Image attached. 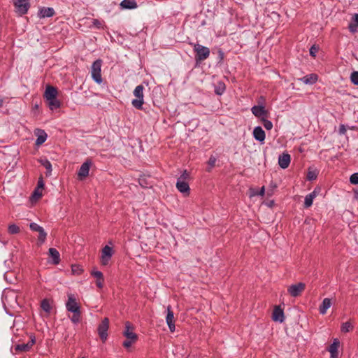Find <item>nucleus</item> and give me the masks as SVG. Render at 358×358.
I'll list each match as a JSON object with an SVG mask.
<instances>
[{
  "label": "nucleus",
  "mask_w": 358,
  "mask_h": 358,
  "mask_svg": "<svg viewBox=\"0 0 358 358\" xmlns=\"http://www.w3.org/2000/svg\"><path fill=\"white\" fill-rule=\"evenodd\" d=\"M301 80L305 84L312 85L317 80V76L312 73L303 77Z\"/></svg>",
  "instance_id": "26"
},
{
  "label": "nucleus",
  "mask_w": 358,
  "mask_h": 358,
  "mask_svg": "<svg viewBox=\"0 0 358 358\" xmlns=\"http://www.w3.org/2000/svg\"><path fill=\"white\" fill-rule=\"evenodd\" d=\"M3 106V100L0 99V107Z\"/></svg>",
  "instance_id": "51"
},
{
  "label": "nucleus",
  "mask_w": 358,
  "mask_h": 358,
  "mask_svg": "<svg viewBox=\"0 0 358 358\" xmlns=\"http://www.w3.org/2000/svg\"><path fill=\"white\" fill-rule=\"evenodd\" d=\"M253 136L257 141H258L261 143H264V141L265 140L266 135H265V132L262 129V128L261 127L258 126V127H255V129L253 130Z\"/></svg>",
  "instance_id": "18"
},
{
  "label": "nucleus",
  "mask_w": 358,
  "mask_h": 358,
  "mask_svg": "<svg viewBox=\"0 0 358 358\" xmlns=\"http://www.w3.org/2000/svg\"><path fill=\"white\" fill-rule=\"evenodd\" d=\"M123 335L126 340L122 343V345L127 349L129 348L138 339L137 334L134 332V327L129 322L125 323V329L123 331Z\"/></svg>",
  "instance_id": "2"
},
{
  "label": "nucleus",
  "mask_w": 358,
  "mask_h": 358,
  "mask_svg": "<svg viewBox=\"0 0 358 358\" xmlns=\"http://www.w3.org/2000/svg\"><path fill=\"white\" fill-rule=\"evenodd\" d=\"M143 90L144 87L142 85H139L136 87L133 92V94L136 99L132 100L131 104L133 107L138 110L143 109V105L144 103Z\"/></svg>",
  "instance_id": "3"
},
{
  "label": "nucleus",
  "mask_w": 358,
  "mask_h": 358,
  "mask_svg": "<svg viewBox=\"0 0 358 358\" xmlns=\"http://www.w3.org/2000/svg\"><path fill=\"white\" fill-rule=\"evenodd\" d=\"M350 181L352 184L357 185L358 184V173H355L351 175L350 178Z\"/></svg>",
  "instance_id": "39"
},
{
  "label": "nucleus",
  "mask_w": 358,
  "mask_h": 358,
  "mask_svg": "<svg viewBox=\"0 0 358 358\" xmlns=\"http://www.w3.org/2000/svg\"><path fill=\"white\" fill-rule=\"evenodd\" d=\"M194 51L196 53L195 59L196 62L203 61L210 55L209 48L199 43L194 44Z\"/></svg>",
  "instance_id": "5"
},
{
  "label": "nucleus",
  "mask_w": 358,
  "mask_h": 358,
  "mask_svg": "<svg viewBox=\"0 0 358 358\" xmlns=\"http://www.w3.org/2000/svg\"><path fill=\"white\" fill-rule=\"evenodd\" d=\"M307 178L309 180H313L317 178V175L314 171H309Z\"/></svg>",
  "instance_id": "44"
},
{
  "label": "nucleus",
  "mask_w": 358,
  "mask_h": 358,
  "mask_svg": "<svg viewBox=\"0 0 358 358\" xmlns=\"http://www.w3.org/2000/svg\"><path fill=\"white\" fill-rule=\"evenodd\" d=\"M305 287L306 285L304 283L299 282L290 285L288 287L287 292L292 296L296 297L301 294V293L304 291Z\"/></svg>",
  "instance_id": "9"
},
{
  "label": "nucleus",
  "mask_w": 358,
  "mask_h": 358,
  "mask_svg": "<svg viewBox=\"0 0 358 358\" xmlns=\"http://www.w3.org/2000/svg\"><path fill=\"white\" fill-rule=\"evenodd\" d=\"M49 256L52 259V263L55 265L58 264L60 262V255L55 248L49 249Z\"/></svg>",
  "instance_id": "23"
},
{
  "label": "nucleus",
  "mask_w": 358,
  "mask_h": 358,
  "mask_svg": "<svg viewBox=\"0 0 358 358\" xmlns=\"http://www.w3.org/2000/svg\"><path fill=\"white\" fill-rule=\"evenodd\" d=\"M190 178L189 173L185 170L180 176L178 178V180L187 181Z\"/></svg>",
  "instance_id": "37"
},
{
  "label": "nucleus",
  "mask_w": 358,
  "mask_h": 358,
  "mask_svg": "<svg viewBox=\"0 0 358 358\" xmlns=\"http://www.w3.org/2000/svg\"><path fill=\"white\" fill-rule=\"evenodd\" d=\"M41 308L47 313H50L52 309L50 302L48 299H44L41 303Z\"/></svg>",
  "instance_id": "30"
},
{
  "label": "nucleus",
  "mask_w": 358,
  "mask_h": 358,
  "mask_svg": "<svg viewBox=\"0 0 358 358\" xmlns=\"http://www.w3.org/2000/svg\"><path fill=\"white\" fill-rule=\"evenodd\" d=\"M71 271L76 275H80L83 272V267L78 264L72 265Z\"/></svg>",
  "instance_id": "33"
},
{
  "label": "nucleus",
  "mask_w": 358,
  "mask_h": 358,
  "mask_svg": "<svg viewBox=\"0 0 358 358\" xmlns=\"http://www.w3.org/2000/svg\"><path fill=\"white\" fill-rule=\"evenodd\" d=\"M92 24L94 27L98 28V29H101L103 27L102 26V23L97 19H94L93 21H92Z\"/></svg>",
  "instance_id": "43"
},
{
  "label": "nucleus",
  "mask_w": 358,
  "mask_h": 358,
  "mask_svg": "<svg viewBox=\"0 0 358 358\" xmlns=\"http://www.w3.org/2000/svg\"><path fill=\"white\" fill-rule=\"evenodd\" d=\"M41 164L45 168L49 173L52 171V164L48 159L41 161Z\"/></svg>",
  "instance_id": "35"
},
{
  "label": "nucleus",
  "mask_w": 358,
  "mask_h": 358,
  "mask_svg": "<svg viewBox=\"0 0 358 358\" xmlns=\"http://www.w3.org/2000/svg\"><path fill=\"white\" fill-rule=\"evenodd\" d=\"M251 110L255 116L261 119L262 117H267L268 115V110L263 106H254Z\"/></svg>",
  "instance_id": "11"
},
{
  "label": "nucleus",
  "mask_w": 358,
  "mask_h": 358,
  "mask_svg": "<svg viewBox=\"0 0 358 358\" xmlns=\"http://www.w3.org/2000/svg\"><path fill=\"white\" fill-rule=\"evenodd\" d=\"M350 80L353 84L358 85V71H354L351 73Z\"/></svg>",
  "instance_id": "38"
},
{
  "label": "nucleus",
  "mask_w": 358,
  "mask_h": 358,
  "mask_svg": "<svg viewBox=\"0 0 358 358\" xmlns=\"http://www.w3.org/2000/svg\"><path fill=\"white\" fill-rule=\"evenodd\" d=\"M109 327V320L105 317L99 325L97 331L100 338L103 342L106 341L108 337V329Z\"/></svg>",
  "instance_id": "7"
},
{
  "label": "nucleus",
  "mask_w": 358,
  "mask_h": 358,
  "mask_svg": "<svg viewBox=\"0 0 358 358\" xmlns=\"http://www.w3.org/2000/svg\"><path fill=\"white\" fill-rule=\"evenodd\" d=\"M176 188L178 189V190L180 192H181L185 195H189V194L190 188H189V184L187 181H182V180H177Z\"/></svg>",
  "instance_id": "17"
},
{
  "label": "nucleus",
  "mask_w": 358,
  "mask_h": 358,
  "mask_svg": "<svg viewBox=\"0 0 358 358\" xmlns=\"http://www.w3.org/2000/svg\"><path fill=\"white\" fill-rule=\"evenodd\" d=\"M113 255V249L108 245H106L101 252V262L103 265H107Z\"/></svg>",
  "instance_id": "10"
},
{
  "label": "nucleus",
  "mask_w": 358,
  "mask_h": 358,
  "mask_svg": "<svg viewBox=\"0 0 358 358\" xmlns=\"http://www.w3.org/2000/svg\"><path fill=\"white\" fill-rule=\"evenodd\" d=\"M37 138L36 141V145H42L47 139L48 135L43 130H38L36 133Z\"/></svg>",
  "instance_id": "24"
},
{
  "label": "nucleus",
  "mask_w": 358,
  "mask_h": 358,
  "mask_svg": "<svg viewBox=\"0 0 358 358\" xmlns=\"http://www.w3.org/2000/svg\"><path fill=\"white\" fill-rule=\"evenodd\" d=\"M264 192H265V189H264V187L263 186V187L261 188V189H260V191H259V194H259V195H260V196H264Z\"/></svg>",
  "instance_id": "49"
},
{
  "label": "nucleus",
  "mask_w": 358,
  "mask_h": 358,
  "mask_svg": "<svg viewBox=\"0 0 358 358\" xmlns=\"http://www.w3.org/2000/svg\"><path fill=\"white\" fill-rule=\"evenodd\" d=\"M349 30L352 33H355L358 31V14H355L352 17V21L349 24Z\"/></svg>",
  "instance_id": "28"
},
{
  "label": "nucleus",
  "mask_w": 358,
  "mask_h": 358,
  "mask_svg": "<svg viewBox=\"0 0 358 358\" xmlns=\"http://www.w3.org/2000/svg\"><path fill=\"white\" fill-rule=\"evenodd\" d=\"M47 101H48V107L52 110L59 108L61 106L60 101L57 98H55L53 99L47 100Z\"/></svg>",
  "instance_id": "29"
},
{
  "label": "nucleus",
  "mask_w": 358,
  "mask_h": 358,
  "mask_svg": "<svg viewBox=\"0 0 358 358\" xmlns=\"http://www.w3.org/2000/svg\"><path fill=\"white\" fill-rule=\"evenodd\" d=\"M102 63V60L98 59L92 63V65L91 66L92 78L97 84H101L103 82V79L101 77Z\"/></svg>",
  "instance_id": "4"
},
{
  "label": "nucleus",
  "mask_w": 358,
  "mask_h": 358,
  "mask_svg": "<svg viewBox=\"0 0 358 358\" xmlns=\"http://www.w3.org/2000/svg\"><path fill=\"white\" fill-rule=\"evenodd\" d=\"M346 131L347 130L344 124L340 125L338 131L341 135L345 134L346 133Z\"/></svg>",
  "instance_id": "45"
},
{
  "label": "nucleus",
  "mask_w": 358,
  "mask_h": 358,
  "mask_svg": "<svg viewBox=\"0 0 358 358\" xmlns=\"http://www.w3.org/2000/svg\"><path fill=\"white\" fill-rule=\"evenodd\" d=\"M55 15V10L52 8H42L38 13L40 18L50 17Z\"/></svg>",
  "instance_id": "21"
},
{
  "label": "nucleus",
  "mask_w": 358,
  "mask_h": 358,
  "mask_svg": "<svg viewBox=\"0 0 358 358\" xmlns=\"http://www.w3.org/2000/svg\"><path fill=\"white\" fill-rule=\"evenodd\" d=\"M353 327L350 322H346L342 324L341 331L343 333H348L352 330Z\"/></svg>",
  "instance_id": "32"
},
{
  "label": "nucleus",
  "mask_w": 358,
  "mask_h": 358,
  "mask_svg": "<svg viewBox=\"0 0 358 358\" xmlns=\"http://www.w3.org/2000/svg\"><path fill=\"white\" fill-rule=\"evenodd\" d=\"M266 117H262L261 119V121L263 123V125L264 128L267 130H271L273 128V123L270 121L266 119Z\"/></svg>",
  "instance_id": "34"
},
{
  "label": "nucleus",
  "mask_w": 358,
  "mask_h": 358,
  "mask_svg": "<svg viewBox=\"0 0 358 358\" xmlns=\"http://www.w3.org/2000/svg\"><path fill=\"white\" fill-rule=\"evenodd\" d=\"M83 358H84V357H83Z\"/></svg>",
  "instance_id": "52"
},
{
  "label": "nucleus",
  "mask_w": 358,
  "mask_h": 358,
  "mask_svg": "<svg viewBox=\"0 0 358 358\" xmlns=\"http://www.w3.org/2000/svg\"><path fill=\"white\" fill-rule=\"evenodd\" d=\"M340 345V342L338 338H335L333 343L330 345L328 348V351L330 352L331 358H338V347Z\"/></svg>",
  "instance_id": "15"
},
{
  "label": "nucleus",
  "mask_w": 358,
  "mask_h": 358,
  "mask_svg": "<svg viewBox=\"0 0 358 358\" xmlns=\"http://www.w3.org/2000/svg\"><path fill=\"white\" fill-rule=\"evenodd\" d=\"M14 6L16 9V12L20 15H24L27 13L30 4L29 0H13Z\"/></svg>",
  "instance_id": "6"
},
{
  "label": "nucleus",
  "mask_w": 358,
  "mask_h": 358,
  "mask_svg": "<svg viewBox=\"0 0 358 358\" xmlns=\"http://www.w3.org/2000/svg\"><path fill=\"white\" fill-rule=\"evenodd\" d=\"M317 196V192L315 190L312 192L311 193L308 194L305 197L304 201V208H308L310 207L313 204L314 199Z\"/></svg>",
  "instance_id": "22"
},
{
  "label": "nucleus",
  "mask_w": 358,
  "mask_h": 358,
  "mask_svg": "<svg viewBox=\"0 0 358 358\" xmlns=\"http://www.w3.org/2000/svg\"><path fill=\"white\" fill-rule=\"evenodd\" d=\"M57 90L55 87L50 85L46 87L45 91L44 92V98H45L46 100L57 98Z\"/></svg>",
  "instance_id": "19"
},
{
  "label": "nucleus",
  "mask_w": 358,
  "mask_h": 358,
  "mask_svg": "<svg viewBox=\"0 0 358 358\" xmlns=\"http://www.w3.org/2000/svg\"><path fill=\"white\" fill-rule=\"evenodd\" d=\"M66 308L69 312L73 313L71 320L73 324H77L80 321V308L76 301L73 294L68 295V300L66 303Z\"/></svg>",
  "instance_id": "1"
},
{
  "label": "nucleus",
  "mask_w": 358,
  "mask_h": 358,
  "mask_svg": "<svg viewBox=\"0 0 358 358\" xmlns=\"http://www.w3.org/2000/svg\"><path fill=\"white\" fill-rule=\"evenodd\" d=\"M96 286L99 288H102L103 286V278L96 280Z\"/></svg>",
  "instance_id": "46"
},
{
  "label": "nucleus",
  "mask_w": 358,
  "mask_h": 358,
  "mask_svg": "<svg viewBox=\"0 0 358 358\" xmlns=\"http://www.w3.org/2000/svg\"><path fill=\"white\" fill-rule=\"evenodd\" d=\"M20 231V228L15 224H10L8 227V232L11 234H17Z\"/></svg>",
  "instance_id": "36"
},
{
  "label": "nucleus",
  "mask_w": 358,
  "mask_h": 358,
  "mask_svg": "<svg viewBox=\"0 0 358 358\" xmlns=\"http://www.w3.org/2000/svg\"><path fill=\"white\" fill-rule=\"evenodd\" d=\"M331 301L329 298L324 299L322 304L320 306L319 310L322 315H324L327 310L331 307Z\"/></svg>",
  "instance_id": "25"
},
{
  "label": "nucleus",
  "mask_w": 358,
  "mask_h": 358,
  "mask_svg": "<svg viewBox=\"0 0 358 358\" xmlns=\"http://www.w3.org/2000/svg\"><path fill=\"white\" fill-rule=\"evenodd\" d=\"M90 165L91 163L88 161H86L81 165L78 173V176L80 180H83L89 175Z\"/></svg>",
  "instance_id": "14"
},
{
  "label": "nucleus",
  "mask_w": 358,
  "mask_h": 358,
  "mask_svg": "<svg viewBox=\"0 0 358 358\" xmlns=\"http://www.w3.org/2000/svg\"><path fill=\"white\" fill-rule=\"evenodd\" d=\"M8 298L13 299L16 302L17 296L13 291L9 290L4 294L3 299L8 303H9Z\"/></svg>",
  "instance_id": "31"
},
{
  "label": "nucleus",
  "mask_w": 358,
  "mask_h": 358,
  "mask_svg": "<svg viewBox=\"0 0 358 358\" xmlns=\"http://www.w3.org/2000/svg\"><path fill=\"white\" fill-rule=\"evenodd\" d=\"M29 227L32 231H37V233H38V244H43L45 242L47 236V233L44 231L43 228L34 222L31 223Z\"/></svg>",
  "instance_id": "8"
},
{
  "label": "nucleus",
  "mask_w": 358,
  "mask_h": 358,
  "mask_svg": "<svg viewBox=\"0 0 358 358\" xmlns=\"http://www.w3.org/2000/svg\"><path fill=\"white\" fill-rule=\"evenodd\" d=\"M34 343L35 338H31V341H29L27 343L18 344L15 347V352L17 353L22 352H27L31 348Z\"/></svg>",
  "instance_id": "13"
},
{
  "label": "nucleus",
  "mask_w": 358,
  "mask_h": 358,
  "mask_svg": "<svg viewBox=\"0 0 358 358\" xmlns=\"http://www.w3.org/2000/svg\"><path fill=\"white\" fill-rule=\"evenodd\" d=\"M224 86L223 85L222 87H219V89L215 90L216 94H222L224 91Z\"/></svg>",
  "instance_id": "48"
},
{
  "label": "nucleus",
  "mask_w": 358,
  "mask_h": 358,
  "mask_svg": "<svg viewBox=\"0 0 358 358\" xmlns=\"http://www.w3.org/2000/svg\"><path fill=\"white\" fill-rule=\"evenodd\" d=\"M215 162H216V159L213 157H210L209 159V161H208V164L211 166H213L215 164Z\"/></svg>",
  "instance_id": "47"
},
{
  "label": "nucleus",
  "mask_w": 358,
  "mask_h": 358,
  "mask_svg": "<svg viewBox=\"0 0 358 358\" xmlns=\"http://www.w3.org/2000/svg\"><path fill=\"white\" fill-rule=\"evenodd\" d=\"M120 6L127 9H133L137 8V3L135 0H123Z\"/></svg>",
  "instance_id": "27"
},
{
  "label": "nucleus",
  "mask_w": 358,
  "mask_h": 358,
  "mask_svg": "<svg viewBox=\"0 0 358 358\" xmlns=\"http://www.w3.org/2000/svg\"><path fill=\"white\" fill-rule=\"evenodd\" d=\"M166 321L168 324V327L169 328V330L171 332H173L175 331L176 327H175V320H174V315L173 312L171 310V308L170 306L167 307V315L166 317Z\"/></svg>",
  "instance_id": "12"
},
{
  "label": "nucleus",
  "mask_w": 358,
  "mask_h": 358,
  "mask_svg": "<svg viewBox=\"0 0 358 358\" xmlns=\"http://www.w3.org/2000/svg\"><path fill=\"white\" fill-rule=\"evenodd\" d=\"M318 51V48H317L315 45H313L310 48V55L315 57L316 56V53Z\"/></svg>",
  "instance_id": "42"
},
{
  "label": "nucleus",
  "mask_w": 358,
  "mask_h": 358,
  "mask_svg": "<svg viewBox=\"0 0 358 358\" xmlns=\"http://www.w3.org/2000/svg\"><path fill=\"white\" fill-rule=\"evenodd\" d=\"M43 182L42 180H39L38 182V188L37 189L43 188Z\"/></svg>",
  "instance_id": "50"
},
{
  "label": "nucleus",
  "mask_w": 358,
  "mask_h": 358,
  "mask_svg": "<svg viewBox=\"0 0 358 358\" xmlns=\"http://www.w3.org/2000/svg\"><path fill=\"white\" fill-rule=\"evenodd\" d=\"M42 196V192L41 191H39L38 189H36L34 192H33V194H32V198L37 200L39 198H41Z\"/></svg>",
  "instance_id": "40"
},
{
  "label": "nucleus",
  "mask_w": 358,
  "mask_h": 358,
  "mask_svg": "<svg viewBox=\"0 0 358 358\" xmlns=\"http://www.w3.org/2000/svg\"><path fill=\"white\" fill-rule=\"evenodd\" d=\"M290 161L291 157L288 153H282L278 157V164L283 169L289 166Z\"/></svg>",
  "instance_id": "16"
},
{
  "label": "nucleus",
  "mask_w": 358,
  "mask_h": 358,
  "mask_svg": "<svg viewBox=\"0 0 358 358\" xmlns=\"http://www.w3.org/2000/svg\"><path fill=\"white\" fill-rule=\"evenodd\" d=\"M91 274H92L94 278H96V280L103 278V273H102L101 271H92Z\"/></svg>",
  "instance_id": "41"
},
{
  "label": "nucleus",
  "mask_w": 358,
  "mask_h": 358,
  "mask_svg": "<svg viewBox=\"0 0 358 358\" xmlns=\"http://www.w3.org/2000/svg\"><path fill=\"white\" fill-rule=\"evenodd\" d=\"M272 318L274 321L282 322L284 321V313L280 307H275L273 312Z\"/></svg>",
  "instance_id": "20"
}]
</instances>
